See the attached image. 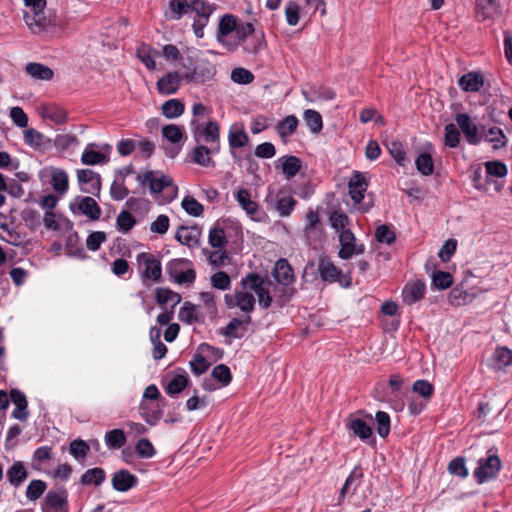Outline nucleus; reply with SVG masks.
<instances>
[{"label": "nucleus", "instance_id": "6e6d98bb", "mask_svg": "<svg viewBox=\"0 0 512 512\" xmlns=\"http://www.w3.org/2000/svg\"><path fill=\"white\" fill-rule=\"evenodd\" d=\"M209 367L210 363L200 352L195 353L192 360L190 361L191 371L196 376H200L205 373Z\"/></svg>", "mask_w": 512, "mask_h": 512}, {"label": "nucleus", "instance_id": "bb28decb", "mask_svg": "<svg viewBox=\"0 0 512 512\" xmlns=\"http://www.w3.org/2000/svg\"><path fill=\"white\" fill-rule=\"evenodd\" d=\"M156 301L161 308L169 307V309H175L181 302V295L169 288H157Z\"/></svg>", "mask_w": 512, "mask_h": 512}, {"label": "nucleus", "instance_id": "603ef678", "mask_svg": "<svg viewBox=\"0 0 512 512\" xmlns=\"http://www.w3.org/2000/svg\"><path fill=\"white\" fill-rule=\"evenodd\" d=\"M136 224V219L126 210L119 213L116 219L117 230L128 233Z\"/></svg>", "mask_w": 512, "mask_h": 512}, {"label": "nucleus", "instance_id": "423d86ee", "mask_svg": "<svg viewBox=\"0 0 512 512\" xmlns=\"http://www.w3.org/2000/svg\"><path fill=\"white\" fill-rule=\"evenodd\" d=\"M501 469V460L496 454H490L478 460L473 476L478 484L486 483L498 475Z\"/></svg>", "mask_w": 512, "mask_h": 512}, {"label": "nucleus", "instance_id": "680f3d73", "mask_svg": "<svg viewBox=\"0 0 512 512\" xmlns=\"http://www.w3.org/2000/svg\"><path fill=\"white\" fill-rule=\"evenodd\" d=\"M375 238L380 243L391 245L396 240V234L389 226L380 225L375 230Z\"/></svg>", "mask_w": 512, "mask_h": 512}, {"label": "nucleus", "instance_id": "37998d69", "mask_svg": "<svg viewBox=\"0 0 512 512\" xmlns=\"http://www.w3.org/2000/svg\"><path fill=\"white\" fill-rule=\"evenodd\" d=\"M298 126V119L294 115H289L281 120L277 126V132L281 138H286L292 135Z\"/></svg>", "mask_w": 512, "mask_h": 512}, {"label": "nucleus", "instance_id": "9b49d317", "mask_svg": "<svg viewBox=\"0 0 512 512\" xmlns=\"http://www.w3.org/2000/svg\"><path fill=\"white\" fill-rule=\"evenodd\" d=\"M340 250L338 256L341 259H350L353 255H360L364 253V244H356V238L353 232L349 230H343L339 234Z\"/></svg>", "mask_w": 512, "mask_h": 512}, {"label": "nucleus", "instance_id": "412c9836", "mask_svg": "<svg viewBox=\"0 0 512 512\" xmlns=\"http://www.w3.org/2000/svg\"><path fill=\"white\" fill-rule=\"evenodd\" d=\"M273 276L277 283L283 286H289L293 284L295 281L292 267L290 266L289 262L284 258L279 259L275 263L273 269Z\"/></svg>", "mask_w": 512, "mask_h": 512}, {"label": "nucleus", "instance_id": "e2e57ef3", "mask_svg": "<svg viewBox=\"0 0 512 512\" xmlns=\"http://www.w3.org/2000/svg\"><path fill=\"white\" fill-rule=\"evenodd\" d=\"M162 135L171 143H179L183 138V130L180 126L175 124L165 125L162 128Z\"/></svg>", "mask_w": 512, "mask_h": 512}, {"label": "nucleus", "instance_id": "de8ad7c7", "mask_svg": "<svg viewBox=\"0 0 512 512\" xmlns=\"http://www.w3.org/2000/svg\"><path fill=\"white\" fill-rule=\"evenodd\" d=\"M135 450L142 459H150L156 455V449L147 438L139 439L135 444Z\"/></svg>", "mask_w": 512, "mask_h": 512}, {"label": "nucleus", "instance_id": "3c124183", "mask_svg": "<svg viewBox=\"0 0 512 512\" xmlns=\"http://www.w3.org/2000/svg\"><path fill=\"white\" fill-rule=\"evenodd\" d=\"M208 242L213 248H224L227 244L225 231L220 227H213L209 231Z\"/></svg>", "mask_w": 512, "mask_h": 512}, {"label": "nucleus", "instance_id": "f257e3e1", "mask_svg": "<svg viewBox=\"0 0 512 512\" xmlns=\"http://www.w3.org/2000/svg\"><path fill=\"white\" fill-rule=\"evenodd\" d=\"M185 69L182 72V79L186 83H205L215 75L214 66L206 60L195 61L192 57H187L182 63Z\"/></svg>", "mask_w": 512, "mask_h": 512}, {"label": "nucleus", "instance_id": "69168bd1", "mask_svg": "<svg viewBox=\"0 0 512 512\" xmlns=\"http://www.w3.org/2000/svg\"><path fill=\"white\" fill-rule=\"evenodd\" d=\"M448 471L450 474L462 479L466 478L469 474L463 457L454 458L448 465Z\"/></svg>", "mask_w": 512, "mask_h": 512}, {"label": "nucleus", "instance_id": "13d9d810", "mask_svg": "<svg viewBox=\"0 0 512 512\" xmlns=\"http://www.w3.org/2000/svg\"><path fill=\"white\" fill-rule=\"evenodd\" d=\"M210 282L213 288L218 290H229L231 288V279L224 271H217L210 277Z\"/></svg>", "mask_w": 512, "mask_h": 512}, {"label": "nucleus", "instance_id": "39448f33", "mask_svg": "<svg viewBox=\"0 0 512 512\" xmlns=\"http://www.w3.org/2000/svg\"><path fill=\"white\" fill-rule=\"evenodd\" d=\"M138 270L144 283L160 282L162 278L161 261L153 254L141 252L136 257Z\"/></svg>", "mask_w": 512, "mask_h": 512}, {"label": "nucleus", "instance_id": "bf43d9fd", "mask_svg": "<svg viewBox=\"0 0 512 512\" xmlns=\"http://www.w3.org/2000/svg\"><path fill=\"white\" fill-rule=\"evenodd\" d=\"M79 143L77 137L72 134H60L55 137L53 140V145L59 151H65L73 146H77Z\"/></svg>", "mask_w": 512, "mask_h": 512}, {"label": "nucleus", "instance_id": "79ce46f5", "mask_svg": "<svg viewBox=\"0 0 512 512\" xmlns=\"http://www.w3.org/2000/svg\"><path fill=\"white\" fill-rule=\"evenodd\" d=\"M236 199L247 214L253 215L257 212L258 204L251 200L250 192L247 189H239L236 193Z\"/></svg>", "mask_w": 512, "mask_h": 512}, {"label": "nucleus", "instance_id": "a19ab883", "mask_svg": "<svg viewBox=\"0 0 512 512\" xmlns=\"http://www.w3.org/2000/svg\"><path fill=\"white\" fill-rule=\"evenodd\" d=\"M126 441L127 438L122 429H113L105 434V443L111 449H120Z\"/></svg>", "mask_w": 512, "mask_h": 512}, {"label": "nucleus", "instance_id": "ea45409f", "mask_svg": "<svg viewBox=\"0 0 512 512\" xmlns=\"http://www.w3.org/2000/svg\"><path fill=\"white\" fill-rule=\"evenodd\" d=\"M237 28V19L232 14H225L219 21L217 39L222 41V37L227 36Z\"/></svg>", "mask_w": 512, "mask_h": 512}, {"label": "nucleus", "instance_id": "c03bdc74", "mask_svg": "<svg viewBox=\"0 0 512 512\" xmlns=\"http://www.w3.org/2000/svg\"><path fill=\"white\" fill-rule=\"evenodd\" d=\"M306 125L312 133H319L323 127L322 116L313 109H307L303 115Z\"/></svg>", "mask_w": 512, "mask_h": 512}, {"label": "nucleus", "instance_id": "c756f323", "mask_svg": "<svg viewBox=\"0 0 512 512\" xmlns=\"http://www.w3.org/2000/svg\"><path fill=\"white\" fill-rule=\"evenodd\" d=\"M458 83L464 91L476 92L482 88L484 79L480 73L469 72L462 75Z\"/></svg>", "mask_w": 512, "mask_h": 512}, {"label": "nucleus", "instance_id": "6ab92c4d", "mask_svg": "<svg viewBox=\"0 0 512 512\" xmlns=\"http://www.w3.org/2000/svg\"><path fill=\"white\" fill-rule=\"evenodd\" d=\"M77 178L82 185L81 190L88 194H95L100 191V176L91 169L77 171Z\"/></svg>", "mask_w": 512, "mask_h": 512}, {"label": "nucleus", "instance_id": "864d4df0", "mask_svg": "<svg viewBox=\"0 0 512 512\" xmlns=\"http://www.w3.org/2000/svg\"><path fill=\"white\" fill-rule=\"evenodd\" d=\"M211 376L217 380L221 386H227L232 381L231 371L225 364L215 366L211 372Z\"/></svg>", "mask_w": 512, "mask_h": 512}, {"label": "nucleus", "instance_id": "4c0bfd02", "mask_svg": "<svg viewBox=\"0 0 512 512\" xmlns=\"http://www.w3.org/2000/svg\"><path fill=\"white\" fill-rule=\"evenodd\" d=\"M105 479L106 473L104 469L95 467L85 471L81 477V483L83 485L100 486L105 481Z\"/></svg>", "mask_w": 512, "mask_h": 512}, {"label": "nucleus", "instance_id": "49530a36", "mask_svg": "<svg viewBox=\"0 0 512 512\" xmlns=\"http://www.w3.org/2000/svg\"><path fill=\"white\" fill-rule=\"evenodd\" d=\"M162 113L166 118L179 117L184 112V104L177 99H170L162 105Z\"/></svg>", "mask_w": 512, "mask_h": 512}, {"label": "nucleus", "instance_id": "a211bd4d", "mask_svg": "<svg viewBox=\"0 0 512 512\" xmlns=\"http://www.w3.org/2000/svg\"><path fill=\"white\" fill-rule=\"evenodd\" d=\"M183 81L182 74L178 71L168 72L157 81V90L162 95H171L178 91Z\"/></svg>", "mask_w": 512, "mask_h": 512}, {"label": "nucleus", "instance_id": "2eb2a0df", "mask_svg": "<svg viewBox=\"0 0 512 512\" xmlns=\"http://www.w3.org/2000/svg\"><path fill=\"white\" fill-rule=\"evenodd\" d=\"M368 183L364 173L354 171L348 182L349 195L355 204H361L364 199Z\"/></svg>", "mask_w": 512, "mask_h": 512}, {"label": "nucleus", "instance_id": "4d7b16f0", "mask_svg": "<svg viewBox=\"0 0 512 512\" xmlns=\"http://www.w3.org/2000/svg\"><path fill=\"white\" fill-rule=\"evenodd\" d=\"M377 433L381 438H386L390 433V416L384 411H378L375 415Z\"/></svg>", "mask_w": 512, "mask_h": 512}, {"label": "nucleus", "instance_id": "7c9ffc66", "mask_svg": "<svg viewBox=\"0 0 512 512\" xmlns=\"http://www.w3.org/2000/svg\"><path fill=\"white\" fill-rule=\"evenodd\" d=\"M78 209L91 220H98L101 215V208L97 202L89 196L80 198Z\"/></svg>", "mask_w": 512, "mask_h": 512}, {"label": "nucleus", "instance_id": "dca6fc26", "mask_svg": "<svg viewBox=\"0 0 512 512\" xmlns=\"http://www.w3.org/2000/svg\"><path fill=\"white\" fill-rule=\"evenodd\" d=\"M426 292L425 282L422 280H412L405 284L402 290L403 302L407 305H413L420 301Z\"/></svg>", "mask_w": 512, "mask_h": 512}, {"label": "nucleus", "instance_id": "4468645a", "mask_svg": "<svg viewBox=\"0 0 512 512\" xmlns=\"http://www.w3.org/2000/svg\"><path fill=\"white\" fill-rule=\"evenodd\" d=\"M456 123L470 144L481 142L480 129L466 113L456 115Z\"/></svg>", "mask_w": 512, "mask_h": 512}, {"label": "nucleus", "instance_id": "a18cd8bd", "mask_svg": "<svg viewBox=\"0 0 512 512\" xmlns=\"http://www.w3.org/2000/svg\"><path fill=\"white\" fill-rule=\"evenodd\" d=\"M191 1L192 0H170V18L179 20L191 8Z\"/></svg>", "mask_w": 512, "mask_h": 512}, {"label": "nucleus", "instance_id": "774afa93", "mask_svg": "<svg viewBox=\"0 0 512 512\" xmlns=\"http://www.w3.org/2000/svg\"><path fill=\"white\" fill-rule=\"evenodd\" d=\"M89 450L88 444L81 439L73 440L69 445V452L75 459L85 458Z\"/></svg>", "mask_w": 512, "mask_h": 512}, {"label": "nucleus", "instance_id": "f03ea898", "mask_svg": "<svg viewBox=\"0 0 512 512\" xmlns=\"http://www.w3.org/2000/svg\"><path fill=\"white\" fill-rule=\"evenodd\" d=\"M30 10L24 12V21L33 33H41L52 25V21L45 15L46 0H23Z\"/></svg>", "mask_w": 512, "mask_h": 512}, {"label": "nucleus", "instance_id": "4be33fe9", "mask_svg": "<svg viewBox=\"0 0 512 512\" xmlns=\"http://www.w3.org/2000/svg\"><path fill=\"white\" fill-rule=\"evenodd\" d=\"M252 319L250 315H243L242 317L232 318L226 327L224 328L223 334L229 338H241L246 332L247 326L251 323Z\"/></svg>", "mask_w": 512, "mask_h": 512}, {"label": "nucleus", "instance_id": "ddd939ff", "mask_svg": "<svg viewBox=\"0 0 512 512\" xmlns=\"http://www.w3.org/2000/svg\"><path fill=\"white\" fill-rule=\"evenodd\" d=\"M345 425L346 428L361 441L369 444H374L376 442L371 425L367 424L363 419L351 416L346 420Z\"/></svg>", "mask_w": 512, "mask_h": 512}, {"label": "nucleus", "instance_id": "0e129e2a", "mask_svg": "<svg viewBox=\"0 0 512 512\" xmlns=\"http://www.w3.org/2000/svg\"><path fill=\"white\" fill-rule=\"evenodd\" d=\"M46 489V483L42 480H32L26 489V497L35 501L41 497Z\"/></svg>", "mask_w": 512, "mask_h": 512}, {"label": "nucleus", "instance_id": "0eeeda50", "mask_svg": "<svg viewBox=\"0 0 512 512\" xmlns=\"http://www.w3.org/2000/svg\"><path fill=\"white\" fill-rule=\"evenodd\" d=\"M137 180L143 186L148 185L153 194L161 193L165 188L169 187L174 193L177 192V187L173 185L172 178L158 171H147L143 174H138Z\"/></svg>", "mask_w": 512, "mask_h": 512}, {"label": "nucleus", "instance_id": "f3484780", "mask_svg": "<svg viewBox=\"0 0 512 512\" xmlns=\"http://www.w3.org/2000/svg\"><path fill=\"white\" fill-rule=\"evenodd\" d=\"M111 484L118 492H127L138 484V478L126 469H120L113 473Z\"/></svg>", "mask_w": 512, "mask_h": 512}, {"label": "nucleus", "instance_id": "c85d7f7f", "mask_svg": "<svg viewBox=\"0 0 512 512\" xmlns=\"http://www.w3.org/2000/svg\"><path fill=\"white\" fill-rule=\"evenodd\" d=\"M159 52L148 44L141 43L136 51L138 59L147 67L149 70L156 69L155 57L158 56Z\"/></svg>", "mask_w": 512, "mask_h": 512}, {"label": "nucleus", "instance_id": "338daca9", "mask_svg": "<svg viewBox=\"0 0 512 512\" xmlns=\"http://www.w3.org/2000/svg\"><path fill=\"white\" fill-rule=\"evenodd\" d=\"M201 136L206 143H216L219 140V125L209 121L202 129Z\"/></svg>", "mask_w": 512, "mask_h": 512}, {"label": "nucleus", "instance_id": "c9c22d12", "mask_svg": "<svg viewBox=\"0 0 512 512\" xmlns=\"http://www.w3.org/2000/svg\"><path fill=\"white\" fill-rule=\"evenodd\" d=\"M189 378L185 371L181 374L175 375L166 385L165 392L174 397L181 393L188 385Z\"/></svg>", "mask_w": 512, "mask_h": 512}, {"label": "nucleus", "instance_id": "aec40b11", "mask_svg": "<svg viewBox=\"0 0 512 512\" xmlns=\"http://www.w3.org/2000/svg\"><path fill=\"white\" fill-rule=\"evenodd\" d=\"M201 229L197 226H180L176 231L175 238L182 245L189 248H197L200 245Z\"/></svg>", "mask_w": 512, "mask_h": 512}, {"label": "nucleus", "instance_id": "72a5a7b5", "mask_svg": "<svg viewBox=\"0 0 512 512\" xmlns=\"http://www.w3.org/2000/svg\"><path fill=\"white\" fill-rule=\"evenodd\" d=\"M228 142L231 150L248 145L249 136L243 128L232 126L229 131Z\"/></svg>", "mask_w": 512, "mask_h": 512}, {"label": "nucleus", "instance_id": "5fc2aeb1", "mask_svg": "<svg viewBox=\"0 0 512 512\" xmlns=\"http://www.w3.org/2000/svg\"><path fill=\"white\" fill-rule=\"evenodd\" d=\"M197 307L191 302H185L179 310V319L182 322L193 324L198 322L199 318L196 313Z\"/></svg>", "mask_w": 512, "mask_h": 512}, {"label": "nucleus", "instance_id": "f704fd0d", "mask_svg": "<svg viewBox=\"0 0 512 512\" xmlns=\"http://www.w3.org/2000/svg\"><path fill=\"white\" fill-rule=\"evenodd\" d=\"M51 185L59 193H65L68 190V175L59 168L50 167Z\"/></svg>", "mask_w": 512, "mask_h": 512}, {"label": "nucleus", "instance_id": "cd10ccee", "mask_svg": "<svg viewBox=\"0 0 512 512\" xmlns=\"http://www.w3.org/2000/svg\"><path fill=\"white\" fill-rule=\"evenodd\" d=\"M9 483L14 487H19L28 477V471L21 461L14 462L6 472Z\"/></svg>", "mask_w": 512, "mask_h": 512}, {"label": "nucleus", "instance_id": "9d476101", "mask_svg": "<svg viewBox=\"0 0 512 512\" xmlns=\"http://www.w3.org/2000/svg\"><path fill=\"white\" fill-rule=\"evenodd\" d=\"M304 235L307 244L315 248L316 243L323 236V226L317 211L309 209L306 213V224L304 227Z\"/></svg>", "mask_w": 512, "mask_h": 512}, {"label": "nucleus", "instance_id": "5701e85b", "mask_svg": "<svg viewBox=\"0 0 512 512\" xmlns=\"http://www.w3.org/2000/svg\"><path fill=\"white\" fill-rule=\"evenodd\" d=\"M164 405L157 403L152 406L143 400L139 406V413L147 424L155 426L162 418Z\"/></svg>", "mask_w": 512, "mask_h": 512}, {"label": "nucleus", "instance_id": "09e8293b", "mask_svg": "<svg viewBox=\"0 0 512 512\" xmlns=\"http://www.w3.org/2000/svg\"><path fill=\"white\" fill-rule=\"evenodd\" d=\"M431 278L433 287L439 290L447 289L453 283L452 275L449 272L437 270L431 274Z\"/></svg>", "mask_w": 512, "mask_h": 512}, {"label": "nucleus", "instance_id": "8fccbe9b", "mask_svg": "<svg viewBox=\"0 0 512 512\" xmlns=\"http://www.w3.org/2000/svg\"><path fill=\"white\" fill-rule=\"evenodd\" d=\"M185 212L193 217H199L203 214L204 207L192 196H185L181 202Z\"/></svg>", "mask_w": 512, "mask_h": 512}, {"label": "nucleus", "instance_id": "20e7f679", "mask_svg": "<svg viewBox=\"0 0 512 512\" xmlns=\"http://www.w3.org/2000/svg\"><path fill=\"white\" fill-rule=\"evenodd\" d=\"M169 277L178 284H192L196 279V272L192 262L185 258L170 260L166 265Z\"/></svg>", "mask_w": 512, "mask_h": 512}, {"label": "nucleus", "instance_id": "1a4fd4ad", "mask_svg": "<svg viewBox=\"0 0 512 512\" xmlns=\"http://www.w3.org/2000/svg\"><path fill=\"white\" fill-rule=\"evenodd\" d=\"M228 308L237 307L243 315H250L255 310L256 299L250 290H236L233 295H225Z\"/></svg>", "mask_w": 512, "mask_h": 512}, {"label": "nucleus", "instance_id": "7ed1b4c3", "mask_svg": "<svg viewBox=\"0 0 512 512\" xmlns=\"http://www.w3.org/2000/svg\"><path fill=\"white\" fill-rule=\"evenodd\" d=\"M241 287L244 290L255 292L258 297L259 306L268 309L273 302L270 291L265 287V279L258 273H249L241 279Z\"/></svg>", "mask_w": 512, "mask_h": 512}, {"label": "nucleus", "instance_id": "393cba45", "mask_svg": "<svg viewBox=\"0 0 512 512\" xmlns=\"http://www.w3.org/2000/svg\"><path fill=\"white\" fill-rule=\"evenodd\" d=\"M65 252L68 256L85 259L87 257L80 237L76 231H70L65 240Z\"/></svg>", "mask_w": 512, "mask_h": 512}, {"label": "nucleus", "instance_id": "a878e982", "mask_svg": "<svg viewBox=\"0 0 512 512\" xmlns=\"http://www.w3.org/2000/svg\"><path fill=\"white\" fill-rule=\"evenodd\" d=\"M112 152L109 144L97 145L90 143L84 150L81 160H106Z\"/></svg>", "mask_w": 512, "mask_h": 512}, {"label": "nucleus", "instance_id": "b1692460", "mask_svg": "<svg viewBox=\"0 0 512 512\" xmlns=\"http://www.w3.org/2000/svg\"><path fill=\"white\" fill-rule=\"evenodd\" d=\"M481 141L484 140L493 145L494 149L502 148L507 143V138L503 133L502 129L498 127L486 128L485 126L480 128Z\"/></svg>", "mask_w": 512, "mask_h": 512}, {"label": "nucleus", "instance_id": "58836bf2", "mask_svg": "<svg viewBox=\"0 0 512 512\" xmlns=\"http://www.w3.org/2000/svg\"><path fill=\"white\" fill-rule=\"evenodd\" d=\"M498 11L496 0H477V17L479 20L493 18Z\"/></svg>", "mask_w": 512, "mask_h": 512}, {"label": "nucleus", "instance_id": "473e14b6", "mask_svg": "<svg viewBox=\"0 0 512 512\" xmlns=\"http://www.w3.org/2000/svg\"><path fill=\"white\" fill-rule=\"evenodd\" d=\"M512 364V350L507 347H498L493 354L494 370H504L506 367Z\"/></svg>", "mask_w": 512, "mask_h": 512}, {"label": "nucleus", "instance_id": "e433bc0d", "mask_svg": "<svg viewBox=\"0 0 512 512\" xmlns=\"http://www.w3.org/2000/svg\"><path fill=\"white\" fill-rule=\"evenodd\" d=\"M202 253L207 256L208 262L213 268L224 266L230 260L229 253L223 250V248L216 251H209L207 248H204L202 249Z\"/></svg>", "mask_w": 512, "mask_h": 512}, {"label": "nucleus", "instance_id": "6e6552de", "mask_svg": "<svg viewBox=\"0 0 512 512\" xmlns=\"http://www.w3.org/2000/svg\"><path fill=\"white\" fill-rule=\"evenodd\" d=\"M318 272L324 282H339L343 287H349L351 284L350 277L346 278L342 275L341 270L327 257H321L319 259Z\"/></svg>", "mask_w": 512, "mask_h": 512}, {"label": "nucleus", "instance_id": "052dcab7", "mask_svg": "<svg viewBox=\"0 0 512 512\" xmlns=\"http://www.w3.org/2000/svg\"><path fill=\"white\" fill-rule=\"evenodd\" d=\"M412 391L429 401L434 393L433 385L427 380H417L412 386Z\"/></svg>", "mask_w": 512, "mask_h": 512}, {"label": "nucleus", "instance_id": "2f4dec72", "mask_svg": "<svg viewBox=\"0 0 512 512\" xmlns=\"http://www.w3.org/2000/svg\"><path fill=\"white\" fill-rule=\"evenodd\" d=\"M25 71L32 78L42 81H49L54 76V72L51 68L36 62L28 63L25 67Z\"/></svg>", "mask_w": 512, "mask_h": 512}, {"label": "nucleus", "instance_id": "f8f14e48", "mask_svg": "<svg viewBox=\"0 0 512 512\" xmlns=\"http://www.w3.org/2000/svg\"><path fill=\"white\" fill-rule=\"evenodd\" d=\"M68 495L65 489L50 490L43 501V512H69Z\"/></svg>", "mask_w": 512, "mask_h": 512}]
</instances>
